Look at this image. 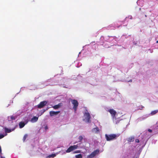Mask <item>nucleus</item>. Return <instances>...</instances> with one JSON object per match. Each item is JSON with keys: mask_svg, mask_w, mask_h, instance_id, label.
Listing matches in <instances>:
<instances>
[{"mask_svg": "<svg viewBox=\"0 0 158 158\" xmlns=\"http://www.w3.org/2000/svg\"><path fill=\"white\" fill-rule=\"evenodd\" d=\"M105 136L106 140L110 141L116 139L119 136V135L115 134H111L110 135L106 134Z\"/></svg>", "mask_w": 158, "mask_h": 158, "instance_id": "obj_1", "label": "nucleus"}, {"mask_svg": "<svg viewBox=\"0 0 158 158\" xmlns=\"http://www.w3.org/2000/svg\"><path fill=\"white\" fill-rule=\"evenodd\" d=\"M70 101L72 104L73 105V109L75 111H76L78 106V102L75 99H70Z\"/></svg>", "mask_w": 158, "mask_h": 158, "instance_id": "obj_2", "label": "nucleus"}, {"mask_svg": "<svg viewBox=\"0 0 158 158\" xmlns=\"http://www.w3.org/2000/svg\"><path fill=\"white\" fill-rule=\"evenodd\" d=\"M78 146L77 145H74L73 146H70L68 148L66 151L67 153H69L71 151L75 150L78 148Z\"/></svg>", "mask_w": 158, "mask_h": 158, "instance_id": "obj_3", "label": "nucleus"}, {"mask_svg": "<svg viewBox=\"0 0 158 158\" xmlns=\"http://www.w3.org/2000/svg\"><path fill=\"white\" fill-rule=\"evenodd\" d=\"M99 152L98 150H96L93 152L90 155L87 156V158H93Z\"/></svg>", "mask_w": 158, "mask_h": 158, "instance_id": "obj_4", "label": "nucleus"}, {"mask_svg": "<svg viewBox=\"0 0 158 158\" xmlns=\"http://www.w3.org/2000/svg\"><path fill=\"white\" fill-rule=\"evenodd\" d=\"M47 103V102L46 101H44L40 102L37 106L38 108H41L43 107Z\"/></svg>", "mask_w": 158, "mask_h": 158, "instance_id": "obj_5", "label": "nucleus"}, {"mask_svg": "<svg viewBox=\"0 0 158 158\" xmlns=\"http://www.w3.org/2000/svg\"><path fill=\"white\" fill-rule=\"evenodd\" d=\"M84 115L86 116L85 119L88 123H90V116L88 112H85L84 114Z\"/></svg>", "mask_w": 158, "mask_h": 158, "instance_id": "obj_6", "label": "nucleus"}, {"mask_svg": "<svg viewBox=\"0 0 158 158\" xmlns=\"http://www.w3.org/2000/svg\"><path fill=\"white\" fill-rule=\"evenodd\" d=\"M109 112L110 114L113 118H115V115L117 113L114 110L111 109L109 110Z\"/></svg>", "mask_w": 158, "mask_h": 158, "instance_id": "obj_7", "label": "nucleus"}, {"mask_svg": "<svg viewBox=\"0 0 158 158\" xmlns=\"http://www.w3.org/2000/svg\"><path fill=\"white\" fill-rule=\"evenodd\" d=\"M60 112V111H50L49 112V114L51 116H52L54 115H57L58 114H59Z\"/></svg>", "mask_w": 158, "mask_h": 158, "instance_id": "obj_8", "label": "nucleus"}, {"mask_svg": "<svg viewBox=\"0 0 158 158\" xmlns=\"http://www.w3.org/2000/svg\"><path fill=\"white\" fill-rule=\"evenodd\" d=\"M15 128L13 129H9L8 128L6 127H5L4 128L5 131L6 133L10 132L12 131H14L15 130Z\"/></svg>", "mask_w": 158, "mask_h": 158, "instance_id": "obj_9", "label": "nucleus"}, {"mask_svg": "<svg viewBox=\"0 0 158 158\" xmlns=\"http://www.w3.org/2000/svg\"><path fill=\"white\" fill-rule=\"evenodd\" d=\"M99 129L98 127H96L93 128L92 129V132H94L96 133H98L99 132Z\"/></svg>", "mask_w": 158, "mask_h": 158, "instance_id": "obj_10", "label": "nucleus"}, {"mask_svg": "<svg viewBox=\"0 0 158 158\" xmlns=\"http://www.w3.org/2000/svg\"><path fill=\"white\" fill-rule=\"evenodd\" d=\"M38 117H36L35 116H34L33 118H32L31 119V121L33 123L36 122L38 120Z\"/></svg>", "mask_w": 158, "mask_h": 158, "instance_id": "obj_11", "label": "nucleus"}, {"mask_svg": "<svg viewBox=\"0 0 158 158\" xmlns=\"http://www.w3.org/2000/svg\"><path fill=\"white\" fill-rule=\"evenodd\" d=\"M25 125V124L24 123V122H20L19 124V128H22Z\"/></svg>", "mask_w": 158, "mask_h": 158, "instance_id": "obj_12", "label": "nucleus"}, {"mask_svg": "<svg viewBox=\"0 0 158 158\" xmlns=\"http://www.w3.org/2000/svg\"><path fill=\"white\" fill-rule=\"evenodd\" d=\"M134 140V137L133 136H131L129 137L127 139V141L129 142H132Z\"/></svg>", "mask_w": 158, "mask_h": 158, "instance_id": "obj_13", "label": "nucleus"}, {"mask_svg": "<svg viewBox=\"0 0 158 158\" xmlns=\"http://www.w3.org/2000/svg\"><path fill=\"white\" fill-rule=\"evenodd\" d=\"M60 103H59L57 105L53 106L52 107L55 109H56L59 108L60 106Z\"/></svg>", "mask_w": 158, "mask_h": 158, "instance_id": "obj_14", "label": "nucleus"}, {"mask_svg": "<svg viewBox=\"0 0 158 158\" xmlns=\"http://www.w3.org/2000/svg\"><path fill=\"white\" fill-rule=\"evenodd\" d=\"M157 112H158V110H154V111H152L151 112V114L152 115H153L156 114Z\"/></svg>", "mask_w": 158, "mask_h": 158, "instance_id": "obj_15", "label": "nucleus"}, {"mask_svg": "<svg viewBox=\"0 0 158 158\" xmlns=\"http://www.w3.org/2000/svg\"><path fill=\"white\" fill-rule=\"evenodd\" d=\"M75 157L76 158H82V156L81 154H80L76 155Z\"/></svg>", "mask_w": 158, "mask_h": 158, "instance_id": "obj_16", "label": "nucleus"}, {"mask_svg": "<svg viewBox=\"0 0 158 158\" xmlns=\"http://www.w3.org/2000/svg\"><path fill=\"white\" fill-rule=\"evenodd\" d=\"M83 139V137L82 136H79L78 138V139L79 140V142H81L82 140Z\"/></svg>", "mask_w": 158, "mask_h": 158, "instance_id": "obj_17", "label": "nucleus"}, {"mask_svg": "<svg viewBox=\"0 0 158 158\" xmlns=\"http://www.w3.org/2000/svg\"><path fill=\"white\" fill-rule=\"evenodd\" d=\"M28 135L27 134H25L24 135L23 138V142H24L25 140H26V138L27 137Z\"/></svg>", "mask_w": 158, "mask_h": 158, "instance_id": "obj_18", "label": "nucleus"}, {"mask_svg": "<svg viewBox=\"0 0 158 158\" xmlns=\"http://www.w3.org/2000/svg\"><path fill=\"white\" fill-rule=\"evenodd\" d=\"M56 156V155L55 154H51V155H50L49 156V157H55Z\"/></svg>", "mask_w": 158, "mask_h": 158, "instance_id": "obj_19", "label": "nucleus"}, {"mask_svg": "<svg viewBox=\"0 0 158 158\" xmlns=\"http://www.w3.org/2000/svg\"><path fill=\"white\" fill-rule=\"evenodd\" d=\"M127 18L131 19H132V17L131 15H129L128 16V17H126V19H127Z\"/></svg>", "mask_w": 158, "mask_h": 158, "instance_id": "obj_20", "label": "nucleus"}, {"mask_svg": "<svg viewBox=\"0 0 158 158\" xmlns=\"http://www.w3.org/2000/svg\"><path fill=\"white\" fill-rule=\"evenodd\" d=\"M5 135L3 134H0V139L3 138Z\"/></svg>", "mask_w": 158, "mask_h": 158, "instance_id": "obj_21", "label": "nucleus"}, {"mask_svg": "<svg viewBox=\"0 0 158 158\" xmlns=\"http://www.w3.org/2000/svg\"><path fill=\"white\" fill-rule=\"evenodd\" d=\"M80 152H81L80 151V150H77V151H75L74 152V153H80Z\"/></svg>", "mask_w": 158, "mask_h": 158, "instance_id": "obj_22", "label": "nucleus"}, {"mask_svg": "<svg viewBox=\"0 0 158 158\" xmlns=\"http://www.w3.org/2000/svg\"><path fill=\"white\" fill-rule=\"evenodd\" d=\"M135 142L136 143H139V141L138 139H136L135 140Z\"/></svg>", "mask_w": 158, "mask_h": 158, "instance_id": "obj_23", "label": "nucleus"}, {"mask_svg": "<svg viewBox=\"0 0 158 158\" xmlns=\"http://www.w3.org/2000/svg\"><path fill=\"white\" fill-rule=\"evenodd\" d=\"M10 118L12 120H15V118L13 116H11L10 117Z\"/></svg>", "mask_w": 158, "mask_h": 158, "instance_id": "obj_24", "label": "nucleus"}, {"mask_svg": "<svg viewBox=\"0 0 158 158\" xmlns=\"http://www.w3.org/2000/svg\"><path fill=\"white\" fill-rule=\"evenodd\" d=\"M2 154V149L1 146H0V155Z\"/></svg>", "mask_w": 158, "mask_h": 158, "instance_id": "obj_25", "label": "nucleus"}, {"mask_svg": "<svg viewBox=\"0 0 158 158\" xmlns=\"http://www.w3.org/2000/svg\"><path fill=\"white\" fill-rule=\"evenodd\" d=\"M148 131L150 132H152V130L150 129H148Z\"/></svg>", "mask_w": 158, "mask_h": 158, "instance_id": "obj_26", "label": "nucleus"}, {"mask_svg": "<svg viewBox=\"0 0 158 158\" xmlns=\"http://www.w3.org/2000/svg\"><path fill=\"white\" fill-rule=\"evenodd\" d=\"M45 111V110H43V111L42 112L41 114H42Z\"/></svg>", "mask_w": 158, "mask_h": 158, "instance_id": "obj_27", "label": "nucleus"}, {"mask_svg": "<svg viewBox=\"0 0 158 158\" xmlns=\"http://www.w3.org/2000/svg\"><path fill=\"white\" fill-rule=\"evenodd\" d=\"M45 129H48V127H47V126H45Z\"/></svg>", "mask_w": 158, "mask_h": 158, "instance_id": "obj_28", "label": "nucleus"}, {"mask_svg": "<svg viewBox=\"0 0 158 158\" xmlns=\"http://www.w3.org/2000/svg\"><path fill=\"white\" fill-rule=\"evenodd\" d=\"M141 108H139V109H140V110H141L144 107L143 106H141Z\"/></svg>", "mask_w": 158, "mask_h": 158, "instance_id": "obj_29", "label": "nucleus"}, {"mask_svg": "<svg viewBox=\"0 0 158 158\" xmlns=\"http://www.w3.org/2000/svg\"><path fill=\"white\" fill-rule=\"evenodd\" d=\"M1 158H4L2 156H1Z\"/></svg>", "mask_w": 158, "mask_h": 158, "instance_id": "obj_30", "label": "nucleus"}, {"mask_svg": "<svg viewBox=\"0 0 158 158\" xmlns=\"http://www.w3.org/2000/svg\"><path fill=\"white\" fill-rule=\"evenodd\" d=\"M156 43H158V40L156 41Z\"/></svg>", "mask_w": 158, "mask_h": 158, "instance_id": "obj_31", "label": "nucleus"}, {"mask_svg": "<svg viewBox=\"0 0 158 158\" xmlns=\"http://www.w3.org/2000/svg\"><path fill=\"white\" fill-rule=\"evenodd\" d=\"M131 81H132V80H130L129 81H131Z\"/></svg>", "mask_w": 158, "mask_h": 158, "instance_id": "obj_32", "label": "nucleus"}]
</instances>
